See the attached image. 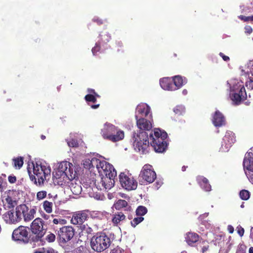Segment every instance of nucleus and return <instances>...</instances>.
Returning <instances> with one entry per match:
<instances>
[{"label": "nucleus", "instance_id": "f257e3e1", "mask_svg": "<svg viewBox=\"0 0 253 253\" xmlns=\"http://www.w3.org/2000/svg\"><path fill=\"white\" fill-rule=\"evenodd\" d=\"M88 164H84V167L87 169H91L96 167L98 172L102 176H107L111 179H115L117 176V171L113 165L105 161H101L98 159L93 158L90 161L85 162Z\"/></svg>", "mask_w": 253, "mask_h": 253}, {"label": "nucleus", "instance_id": "f03ea898", "mask_svg": "<svg viewBox=\"0 0 253 253\" xmlns=\"http://www.w3.org/2000/svg\"><path fill=\"white\" fill-rule=\"evenodd\" d=\"M33 166L34 174L28 170L30 179L35 184L42 186L44 185L45 180L47 181L50 178L51 169L49 166L39 165L37 163L36 165L33 164Z\"/></svg>", "mask_w": 253, "mask_h": 253}, {"label": "nucleus", "instance_id": "7ed1b4c3", "mask_svg": "<svg viewBox=\"0 0 253 253\" xmlns=\"http://www.w3.org/2000/svg\"><path fill=\"white\" fill-rule=\"evenodd\" d=\"M30 230L32 234L30 235V240L34 243H39V245H43L45 241L43 237L47 230L44 221L41 218H35L31 224Z\"/></svg>", "mask_w": 253, "mask_h": 253}, {"label": "nucleus", "instance_id": "20e7f679", "mask_svg": "<svg viewBox=\"0 0 253 253\" xmlns=\"http://www.w3.org/2000/svg\"><path fill=\"white\" fill-rule=\"evenodd\" d=\"M167 137V133L159 128L155 129L154 134H150V138L152 140L151 145L155 152L163 153L165 151L168 147Z\"/></svg>", "mask_w": 253, "mask_h": 253}, {"label": "nucleus", "instance_id": "39448f33", "mask_svg": "<svg viewBox=\"0 0 253 253\" xmlns=\"http://www.w3.org/2000/svg\"><path fill=\"white\" fill-rule=\"evenodd\" d=\"M133 146L134 149L142 154L148 152L149 141L148 133L144 131L134 132L133 135Z\"/></svg>", "mask_w": 253, "mask_h": 253}, {"label": "nucleus", "instance_id": "423d86ee", "mask_svg": "<svg viewBox=\"0 0 253 253\" xmlns=\"http://www.w3.org/2000/svg\"><path fill=\"white\" fill-rule=\"evenodd\" d=\"M111 244L110 238L105 233H97L90 241L92 249L97 252H101L108 249Z\"/></svg>", "mask_w": 253, "mask_h": 253}, {"label": "nucleus", "instance_id": "0eeeda50", "mask_svg": "<svg viewBox=\"0 0 253 253\" xmlns=\"http://www.w3.org/2000/svg\"><path fill=\"white\" fill-rule=\"evenodd\" d=\"M57 240L60 245H64L73 239L75 230L72 226H63L55 231Z\"/></svg>", "mask_w": 253, "mask_h": 253}, {"label": "nucleus", "instance_id": "6e6552de", "mask_svg": "<svg viewBox=\"0 0 253 253\" xmlns=\"http://www.w3.org/2000/svg\"><path fill=\"white\" fill-rule=\"evenodd\" d=\"M230 97L234 104L239 105L247 98V93L244 85L236 84L230 88Z\"/></svg>", "mask_w": 253, "mask_h": 253}, {"label": "nucleus", "instance_id": "1a4fd4ad", "mask_svg": "<svg viewBox=\"0 0 253 253\" xmlns=\"http://www.w3.org/2000/svg\"><path fill=\"white\" fill-rule=\"evenodd\" d=\"M139 176L146 183H152L156 179L157 175L152 166L147 164L142 167Z\"/></svg>", "mask_w": 253, "mask_h": 253}, {"label": "nucleus", "instance_id": "9d476101", "mask_svg": "<svg viewBox=\"0 0 253 253\" xmlns=\"http://www.w3.org/2000/svg\"><path fill=\"white\" fill-rule=\"evenodd\" d=\"M12 237L15 241H19L24 243H28L30 240V236H29L28 227L19 226L13 231Z\"/></svg>", "mask_w": 253, "mask_h": 253}, {"label": "nucleus", "instance_id": "9b49d317", "mask_svg": "<svg viewBox=\"0 0 253 253\" xmlns=\"http://www.w3.org/2000/svg\"><path fill=\"white\" fill-rule=\"evenodd\" d=\"M120 182L122 186L127 190H135L137 187V182L131 175H127L122 172L119 175Z\"/></svg>", "mask_w": 253, "mask_h": 253}, {"label": "nucleus", "instance_id": "f8f14e48", "mask_svg": "<svg viewBox=\"0 0 253 253\" xmlns=\"http://www.w3.org/2000/svg\"><path fill=\"white\" fill-rule=\"evenodd\" d=\"M90 212L88 210H84L75 212L73 213L71 222L74 225H82L87 220Z\"/></svg>", "mask_w": 253, "mask_h": 253}, {"label": "nucleus", "instance_id": "ddd939ff", "mask_svg": "<svg viewBox=\"0 0 253 253\" xmlns=\"http://www.w3.org/2000/svg\"><path fill=\"white\" fill-rule=\"evenodd\" d=\"M236 141L235 133L231 131L226 132L221 142V148L224 151H228Z\"/></svg>", "mask_w": 253, "mask_h": 253}, {"label": "nucleus", "instance_id": "4468645a", "mask_svg": "<svg viewBox=\"0 0 253 253\" xmlns=\"http://www.w3.org/2000/svg\"><path fill=\"white\" fill-rule=\"evenodd\" d=\"M114 183V179H111L107 176H103V177L101 178L100 181L97 182L96 186L98 189L106 191L110 190L113 187Z\"/></svg>", "mask_w": 253, "mask_h": 253}, {"label": "nucleus", "instance_id": "2eb2a0df", "mask_svg": "<svg viewBox=\"0 0 253 253\" xmlns=\"http://www.w3.org/2000/svg\"><path fill=\"white\" fill-rule=\"evenodd\" d=\"M76 177V172L72 171L71 174L64 173L58 180H53V182L61 186L68 185Z\"/></svg>", "mask_w": 253, "mask_h": 253}, {"label": "nucleus", "instance_id": "dca6fc26", "mask_svg": "<svg viewBox=\"0 0 253 253\" xmlns=\"http://www.w3.org/2000/svg\"><path fill=\"white\" fill-rule=\"evenodd\" d=\"M243 166L244 170H248V174L253 172V151L246 154L243 160Z\"/></svg>", "mask_w": 253, "mask_h": 253}, {"label": "nucleus", "instance_id": "f3484780", "mask_svg": "<svg viewBox=\"0 0 253 253\" xmlns=\"http://www.w3.org/2000/svg\"><path fill=\"white\" fill-rule=\"evenodd\" d=\"M117 127L114 125L106 123L103 128L101 129V134L104 139L109 140L113 133L115 132Z\"/></svg>", "mask_w": 253, "mask_h": 253}, {"label": "nucleus", "instance_id": "a211bd4d", "mask_svg": "<svg viewBox=\"0 0 253 253\" xmlns=\"http://www.w3.org/2000/svg\"><path fill=\"white\" fill-rule=\"evenodd\" d=\"M212 123L216 127H220L226 124V119L218 110L216 111L212 116Z\"/></svg>", "mask_w": 253, "mask_h": 253}, {"label": "nucleus", "instance_id": "6ab92c4d", "mask_svg": "<svg viewBox=\"0 0 253 253\" xmlns=\"http://www.w3.org/2000/svg\"><path fill=\"white\" fill-rule=\"evenodd\" d=\"M114 207L116 210L118 211L124 209L126 214H128L129 212L132 211L131 207L128 205V203L125 200H118L114 204Z\"/></svg>", "mask_w": 253, "mask_h": 253}, {"label": "nucleus", "instance_id": "aec40b11", "mask_svg": "<svg viewBox=\"0 0 253 253\" xmlns=\"http://www.w3.org/2000/svg\"><path fill=\"white\" fill-rule=\"evenodd\" d=\"M136 124L138 127L142 130H149L152 128V124L150 121L144 118L138 119L137 115H135Z\"/></svg>", "mask_w": 253, "mask_h": 253}, {"label": "nucleus", "instance_id": "412c9836", "mask_svg": "<svg viewBox=\"0 0 253 253\" xmlns=\"http://www.w3.org/2000/svg\"><path fill=\"white\" fill-rule=\"evenodd\" d=\"M2 218L6 224H15L19 221L17 218L13 210L5 212L2 215Z\"/></svg>", "mask_w": 253, "mask_h": 253}, {"label": "nucleus", "instance_id": "4be33fe9", "mask_svg": "<svg viewBox=\"0 0 253 253\" xmlns=\"http://www.w3.org/2000/svg\"><path fill=\"white\" fill-rule=\"evenodd\" d=\"M160 84L161 87L164 90H174V87L172 81L169 78H163L160 80Z\"/></svg>", "mask_w": 253, "mask_h": 253}, {"label": "nucleus", "instance_id": "5701e85b", "mask_svg": "<svg viewBox=\"0 0 253 253\" xmlns=\"http://www.w3.org/2000/svg\"><path fill=\"white\" fill-rule=\"evenodd\" d=\"M196 180L200 187L205 191L209 192L211 190V187L207 178L203 176L198 175L196 177Z\"/></svg>", "mask_w": 253, "mask_h": 253}, {"label": "nucleus", "instance_id": "b1692460", "mask_svg": "<svg viewBox=\"0 0 253 253\" xmlns=\"http://www.w3.org/2000/svg\"><path fill=\"white\" fill-rule=\"evenodd\" d=\"M73 165L67 162H61L56 169L57 170H59V171L61 172H63V173L66 174H71L72 171H74L72 167Z\"/></svg>", "mask_w": 253, "mask_h": 253}, {"label": "nucleus", "instance_id": "393cba45", "mask_svg": "<svg viewBox=\"0 0 253 253\" xmlns=\"http://www.w3.org/2000/svg\"><path fill=\"white\" fill-rule=\"evenodd\" d=\"M125 213L122 211L115 212L112 215V222L115 225L120 224L121 222L126 220Z\"/></svg>", "mask_w": 253, "mask_h": 253}, {"label": "nucleus", "instance_id": "a878e982", "mask_svg": "<svg viewBox=\"0 0 253 253\" xmlns=\"http://www.w3.org/2000/svg\"><path fill=\"white\" fill-rule=\"evenodd\" d=\"M28 211V207L25 204H21L17 206L15 208V214L20 222L22 219V217L24 216V213Z\"/></svg>", "mask_w": 253, "mask_h": 253}, {"label": "nucleus", "instance_id": "bb28decb", "mask_svg": "<svg viewBox=\"0 0 253 253\" xmlns=\"http://www.w3.org/2000/svg\"><path fill=\"white\" fill-rule=\"evenodd\" d=\"M99 44L104 48H107V43L110 41L111 36L107 32H101L99 35Z\"/></svg>", "mask_w": 253, "mask_h": 253}, {"label": "nucleus", "instance_id": "cd10ccee", "mask_svg": "<svg viewBox=\"0 0 253 253\" xmlns=\"http://www.w3.org/2000/svg\"><path fill=\"white\" fill-rule=\"evenodd\" d=\"M199 236L196 233L188 232L186 234L185 241L189 245H193L199 241Z\"/></svg>", "mask_w": 253, "mask_h": 253}, {"label": "nucleus", "instance_id": "c85d7f7f", "mask_svg": "<svg viewBox=\"0 0 253 253\" xmlns=\"http://www.w3.org/2000/svg\"><path fill=\"white\" fill-rule=\"evenodd\" d=\"M172 83L174 84V86L176 89L179 88L183 85L187 83V79L186 78H183L182 76L177 75L173 77Z\"/></svg>", "mask_w": 253, "mask_h": 253}, {"label": "nucleus", "instance_id": "c756f323", "mask_svg": "<svg viewBox=\"0 0 253 253\" xmlns=\"http://www.w3.org/2000/svg\"><path fill=\"white\" fill-rule=\"evenodd\" d=\"M125 134L124 131L118 129V128L115 131V132L111 135V137L108 140L113 142H116L124 139Z\"/></svg>", "mask_w": 253, "mask_h": 253}, {"label": "nucleus", "instance_id": "7c9ffc66", "mask_svg": "<svg viewBox=\"0 0 253 253\" xmlns=\"http://www.w3.org/2000/svg\"><path fill=\"white\" fill-rule=\"evenodd\" d=\"M72 192L75 195H78L82 192V187L81 185L76 183H74L73 180L70 182L68 185Z\"/></svg>", "mask_w": 253, "mask_h": 253}, {"label": "nucleus", "instance_id": "2f4dec72", "mask_svg": "<svg viewBox=\"0 0 253 253\" xmlns=\"http://www.w3.org/2000/svg\"><path fill=\"white\" fill-rule=\"evenodd\" d=\"M150 112V108L146 105H142L137 107V112L141 117H146L148 115Z\"/></svg>", "mask_w": 253, "mask_h": 253}, {"label": "nucleus", "instance_id": "473e14b6", "mask_svg": "<svg viewBox=\"0 0 253 253\" xmlns=\"http://www.w3.org/2000/svg\"><path fill=\"white\" fill-rule=\"evenodd\" d=\"M2 202L3 203L7 204L8 208H13L16 205V202L9 195L4 196L2 197Z\"/></svg>", "mask_w": 253, "mask_h": 253}, {"label": "nucleus", "instance_id": "72a5a7b5", "mask_svg": "<svg viewBox=\"0 0 253 253\" xmlns=\"http://www.w3.org/2000/svg\"><path fill=\"white\" fill-rule=\"evenodd\" d=\"M36 212V211L34 209L29 210L28 208V211L24 213L23 218L25 221H29L34 218V215Z\"/></svg>", "mask_w": 253, "mask_h": 253}, {"label": "nucleus", "instance_id": "f704fd0d", "mask_svg": "<svg viewBox=\"0 0 253 253\" xmlns=\"http://www.w3.org/2000/svg\"><path fill=\"white\" fill-rule=\"evenodd\" d=\"M53 203L48 201H44L42 204V207L44 210L48 213H50L52 211Z\"/></svg>", "mask_w": 253, "mask_h": 253}, {"label": "nucleus", "instance_id": "c9c22d12", "mask_svg": "<svg viewBox=\"0 0 253 253\" xmlns=\"http://www.w3.org/2000/svg\"><path fill=\"white\" fill-rule=\"evenodd\" d=\"M135 212L137 216L142 217L147 212V209L144 206H139L136 209Z\"/></svg>", "mask_w": 253, "mask_h": 253}, {"label": "nucleus", "instance_id": "e433bc0d", "mask_svg": "<svg viewBox=\"0 0 253 253\" xmlns=\"http://www.w3.org/2000/svg\"><path fill=\"white\" fill-rule=\"evenodd\" d=\"M23 158L22 157H17L13 159L14 162V167L16 168L20 169L23 165Z\"/></svg>", "mask_w": 253, "mask_h": 253}, {"label": "nucleus", "instance_id": "4c0bfd02", "mask_svg": "<svg viewBox=\"0 0 253 253\" xmlns=\"http://www.w3.org/2000/svg\"><path fill=\"white\" fill-rule=\"evenodd\" d=\"M143 220H144V217H143L142 216H137V217H134L130 221L131 225L133 227H135L138 224H139L140 222H141Z\"/></svg>", "mask_w": 253, "mask_h": 253}, {"label": "nucleus", "instance_id": "58836bf2", "mask_svg": "<svg viewBox=\"0 0 253 253\" xmlns=\"http://www.w3.org/2000/svg\"><path fill=\"white\" fill-rule=\"evenodd\" d=\"M240 197L242 200H247L250 196V193L247 190H242L239 193Z\"/></svg>", "mask_w": 253, "mask_h": 253}, {"label": "nucleus", "instance_id": "ea45409f", "mask_svg": "<svg viewBox=\"0 0 253 253\" xmlns=\"http://www.w3.org/2000/svg\"><path fill=\"white\" fill-rule=\"evenodd\" d=\"M97 98L98 97L93 94H86L84 97V99L87 102L95 103L97 100Z\"/></svg>", "mask_w": 253, "mask_h": 253}, {"label": "nucleus", "instance_id": "a19ab883", "mask_svg": "<svg viewBox=\"0 0 253 253\" xmlns=\"http://www.w3.org/2000/svg\"><path fill=\"white\" fill-rule=\"evenodd\" d=\"M47 193L45 191H41L37 193V199L41 200L46 197Z\"/></svg>", "mask_w": 253, "mask_h": 253}, {"label": "nucleus", "instance_id": "79ce46f5", "mask_svg": "<svg viewBox=\"0 0 253 253\" xmlns=\"http://www.w3.org/2000/svg\"><path fill=\"white\" fill-rule=\"evenodd\" d=\"M63 172H61L59 170H55L52 173V177L53 180H58L60 177L63 175Z\"/></svg>", "mask_w": 253, "mask_h": 253}, {"label": "nucleus", "instance_id": "37998d69", "mask_svg": "<svg viewBox=\"0 0 253 253\" xmlns=\"http://www.w3.org/2000/svg\"><path fill=\"white\" fill-rule=\"evenodd\" d=\"M67 143L68 146L71 147H77L79 146L78 141L75 139H71L68 141Z\"/></svg>", "mask_w": 253, "mask_h": 253}, {"label": "nucleus", "instance_id": "c03bdc74", "mask_svg": "<svg viewBox=\"0 0 253 253\" xmlns=\"http://www.w3.org/2000/svg\"><path fill=\"white\" fill-rule=\"evenodd\" d=\"M56 238V236L55 234L52 233H49L45 237V240L49 243L53 242Z\"/></svg>", "mask_w": 253, "mask_h": 253}, {"label": "nucleus", "instance_id": "a18cd8bd", "mask_svg": "<svg viewBox=\"0 0 253 253\" xmlns=\"http://www.w3.org/2000/svg\"><path fill=\"white\" fill-rule=\"evenodd\" d=\"M101 47H102V45L100 44L99 42L98 41L95 44V46L92 49L93 54L95 55V54L100 50Z\"/></svg>", "mask_w": 253, "mask_h": 253}, {"label": "nucleus", "instance_id": "49530a36", "mask_svg": "<svg viewBox=\"0 0 253 253\" xmlns=\"http://www.w3.org/2000/svg\"><path fill=\"white\" fill-rule=\"evenodd\" d=\"M247 247L244 245H240L236 252V253H246Z\"/></svg>", "mask_w": 253, "mask_h": 253}, {"label": "nucleus", "instance_id": "de8ad7c7", "mask_svg": "<svg viewBox=\"0 0 253 253\" xmlns=\"http://www.w3.org/2000/svg\"><path fill=\"white\" fill-rule=\"evenodd\" d=\"M53 222L54 224H57L60 223L61 224H64L66 223V221L65 219H61V218H54L53 220Z\"/></svg>", "mask_w": 253, "mask_h": 253}, {"label": "nucleus", "instance_id": "09e8293b", "mask_svg": "<svg viewBox=\"0 0 253 253\" xmlns=\"http://www.w3.org/2000/svg\"><path fill=\"white\" fill-rule=\"evenodd\" d=\"M236 230L238 234L240 235V237H242L244 235L245 232L244 229L240 225L237 227Z\"/></svg>", "mask_w": 253, "mask_h": 253}, {"label": "nucleus", "instance_id": "8fccbe9b", "mask_svg": "<svg viewBox=\"0 0 253 253\" xmlns=\"http://www.w3.org/2000/svg\"><path fill=\"white\" fill-rule=\"evenodd\" d=\"M173 111L175 113V114L180 115L182 114L183 108L180 106H176L175 108H174Z\"/></svg>", "mask_w": 253, "mask_h": 253}, {"label": "nucleus", "instance_id": "3c124183", "mask_svg": "<svg viewBox=\"0 0 253 253\" xmlns=\"http://www.w3.org/2000/svg\"><path fill=\"white\" fill-rule=\"evenodd\" d=\"M246 85L248 87V88L250 89H253V81L252 80H250L247 81L246 83Z\"/></svg>", "mask_w": 253, "mask_h": 253}, {"label": "nucleus", "instance_id": "603ef678", "mask_svg": "<svg viewBox=\"0 0 253 253\" xmlns=\"http://www.w3.org/2000/svg\"><path fill=\"white\" fill-rule=\"evenodd\" d=\"M110 253H123V252L120 248L117 247L112 250Z\"/></svg>", "mask_w": 253, "mask_h": 253}, {"label": "nucleus", "instance_id": "864d4df0", "mask_svg": "<svg viewBox=\"0 0 253 253\" xmlns=\"http://www.w3.org/2000/svg\"><path fill=\"white\" fill-rule=\"evenodd\" d=\"M87 92L88 93H89V94H93L94 95H95L96 96H97L98 98H99L100 96V95L97 94L94 89H92V88H88L87 89Z\"/></svg>", "mask_w": 253, "mask_h": 253}, {"label": "nucleus", "instance_id": "5fc2aeb1", "mask_svg": "<svg viewBox=\"0 0 253 253\" xmlns=\"http://www.w3.org/2000/svg\"><path fill=\"white\" fill-rule=\"evenodd\" d=\"M8 180L9 183H14L16 181V177L15 176L10 175L8 177Z\"/></svg>", "mask_w": 253, "mask_h": 253}, {"label": "nucleus", "instance_id": "6e6d98bb", "mask_svg": "<svg viewBox=\"0 0 253 253\" xmlns=\"http://www.w3.org/2000/svg\"><path fill=\"white\" fill-rule=\"evenodd\" d=\"M239 18L241 20H242L245 22L251 21L250 16H246L241 15L239 16Z\"/></svg>", "mask_w": 253, "mask_h": 253}, {"label": "nucleus", "instance_id": "4d7b16f0", "mask_svg": "<svg viewBox=\"0 0 253 253\" xmlns=\"http://www.w3.org/2000/svg\"><path fill=\"white\" fill-rule=\"evenodd\" d=\"M245 33L251 34L253 32V29L250 26L247 25L245 27Z\"/></svg>", "mask_w": 253, "mask_h": 253}, {"label": "nucleus", "instance_id": "13d9d810", "mask_svg": "<svg viewBox=\"0 0 253 253\" xmlns=\"http://www.w3.org/2000/svg\"><path fill=\"white\" fill-rule=\"evenodd\" d=\"M219 55L221 57L223 60L225 61H228L230 60L229 57L228 56L225 55L222 52H220Z\"/></svg>", "mask_w": 253, "mask_h": 253}, {"label": "nucleus", "instance_id": "bf43d9fd", "mask_svg": "<svg viewBox=\"0 0 253 253\" xmlns=\"http://www.w3.org/2000/svg\"><path fill=\"white\" fill-rule=\"evenodd\" d=\"M92 20L99 25L103 23V20L99 18H94Z\"/></svg>", "mask_w": 253, "mask_h": 253}, {"label": "nucleus", "instance_id": "052dcab7", "mask_svg": "<svg viewBox=\"0 0 253 253\" xmlns=\"http://www.w3.org/2000/svg\"><path fill=\"white\" fill-rule=\"evenodd\" d=\"M209 245H206L205 246H204L202 248V253H205L209 249Z\"/></svg>", "mask_w": 253, "mask_h": 253}, {"label": "nucleus", "instance_id": "680f3d73", "mask_svg": "<svg viewBox=\"0 0 253 253\" xmlns=\"http://www.w3.org/2000/svg\"><path fill=\"white\" fill-rule=\"evenodd\" d=\"M227 230L229 233L232 234L234 232V228L232 225H229L227 226Z\"/></svg>", "mask_w": 253, "mask_h": 253}, {"label": "nucleus", "instance_id": "e2e57ef3", "mask_svg": "<svg viewBox=\"0 0 253 253\" xmlns=\"http://www.w3.org/2000/svg\"><path fill=\"white\" fill-rule=\"evenodd\" d=\"M248 67H250V70L252 71V72H253V59L252 60H250L248 64ZM252 74L253 75V73H252Z\"/></svg>", "mask_w": 253, "mask_h": 253}, {"label": "nucleus", "instance_id": "0e129e2a", "mask_svg": "<svg viewBox=\"0 0 253 253\" xmlns=\"http://www.w3.org/2000/svg\"><path fill=\"white\" fill-rule=\"evenodd\" d=\"M100 106V104H95V105H92L91 106V107L92 108V109H97Z\"/></svg>", "mask_w": 253, "mask_h": 253}, {"label": "nucleus", "instance_id": "69168bd1", "mask_svg": "<svg viewBox=\"0 0 253 253\" xmlns=\"http://www.w3.org/2000/svg\"><path fill=\"white\" fill-rule=\"evenodd\" d=\"M34 253H45L44 248H42V251H37Z\"/></svg>", "mask_w": 253, "mask_h": 253}, {"label": "nucleus", "instance_id": "338daca9", "mask_svg": "<svg viewBox=\"0 0 253 253\" xmlns=\"http://www.w3.org/2000/svg\"><path fill=\"white\" fill-rule=\"evenodd\" d=\"M248 174L250 175V181L253 183V172H251V174Z\"/></svg>", "mask_w": 253, "mask_h": 253}, {"label": "nucleus", "instance_id": "774afa93", "mask_svg": "<svg viewBox=\"0 0 253 253\" xmlns=\"http://www.w3.org/2000/svg\"><path fill=\"white\" fill-rule=\"evenodd\" d=\"M72 253H83V252L80 250H75L73 251Z\"/></svg>", "mask_w": 253, "mask_h": 253}]
</instances>
